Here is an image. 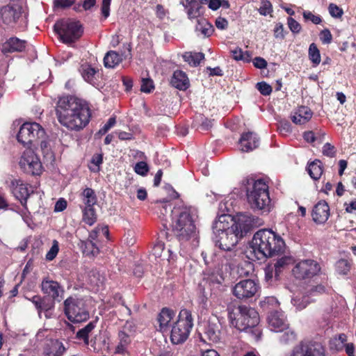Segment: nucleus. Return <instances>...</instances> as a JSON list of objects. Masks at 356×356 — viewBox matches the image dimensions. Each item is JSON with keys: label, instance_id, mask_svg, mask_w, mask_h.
Segmentation results:
<instances>
[{"label": "nucleus", "instance_id": "1", "mask_svg": "<svg viewBox=\"0 0 356 356\" xmlns=\"http://www.w3.org/2000/svg\"><path fill=\"white\" fill-rule=\"evenodd\" d=\"M258 218L250 214L239 213L232 218L229 215H221L213 225V241L220 250L234 248L238 241L253 227Z\"/></svg>", "mask_w": 356, "mask_h": 356}, {"label": "nucleus", "instance_id": "2", "mask_svg": "<svg viewBox=\"0 0 356 356\" xmlns=\"http://www.w3.org/2000/svg\"><path fill=\"white\" fill-rule=\"evenodd\" d=\"M56 112L60 124L70 131H79L83 129L91 118L88 104L74 96L60 97Z\"/></svg>", "mask_w": 356, "mask_h": 356}, {"label": "nucleus", "instance_id": "3", "mask_svg": "<svg viewBox=\"0 0 356 356\" xmlns=\"http://www.w3.org/2000/svg\"><path fill=\"white\" fill-rule=\"evenodd\" d=\"M285 243L282 237L270 229H263L253 236L247 250L251 260H264L284 252Z\"/></svg>", "mask_w": 356, "mask_h": 356}, {"label": "nucleus", "instance_id": "4", "mask_svg": "<svg viewBox=\"0 0 356 356\" xmlns=\"http://www.w3.org/2000/svg\"><path fill=\"white\" fill-rule=\"evenodd\" d=\"M172 229L179 241H196V227L188 207H175L172 211Z\"/></svg>", "mask_w": 356, "mask_h": 356}, {"label": "nucleus", "instance_id": "5", "mask_svg": "<svg viewBox=\"0 0 356 356\" xmlns=\"http://www.w3.org/2000/svg\"><path fill=\"white\" fill-rule=\"evenodd\" d=\"M246 196L248 202L253 210L270 211L268 185L264 179H259L249 183L246 188Z\"/></svg>", "mask_w": 356, "mask_h": 356}, {"label": "nucleus", "instance_id": "6", "mask_svg": "<svg viewBox=\"0 0 356 356\" xmlns=\"http://www.w3.org/2000/svg\"><path fill=\"white\" fill-rule=\"evenodd\" d=\"M193 326V318L188 309H181L177 319L174 321L170 330V339L173 344L184 343L188 337Z\"/></svg>", "mask_w": 356, "mask_h": 356}, {"label": "nucleus", "instance_id": "7", "mask_svg": "<svg viewBox=\"0 0 356 356\" xmlns=\"http://www.w3.org/2000/svg\"><path fill=\"white\" fill-rule=\"evenodd\" d=\"M54 30L63 42L66 44L75 42L83 32L80 23L71 19H63L56 22Z\"/></svg>", "mask_w": 356, "mask_h": 356}, {"label": "nucleus", "instance_id": "8", "mask_svg": "<svg viewBox=\"0 0 356 356\" xmlns=\"http://www.w3.org/2000/svg\"><path fill=\"white\" fill-rule=\"evenodd\" d=\"M65 313L68 320L74 323L86 321L89 318V312L83 300L68 298L64 302Z\"/></svg>", "mask_w": 356, "mask_h": 356}, {"label": "nucleus", "instance_id": "9", "mask_svg": "<svg viewBox=\"0 0 356 356\" xmlns=\"http://www.w3.org/2000/svg\"><path fill=\"white\" fill-rule=\"evenodd\" d=\"M44 136L45 131L40 124L36 122H25L21 126L17 138L24 145L29 144L35 145Z\"/></svg>", "mask_w": 356, "mask_h": 356}, {"label": "nucleus", "instance_id": "10", "mask_svg": "<svg viewBox=\"0 0 356 356\" xmlns=\"http://www.w3.org/2000/svg\"><path fill=\"white\" fill-rule=\"evenodd\" d=\"M19 165L24 172L31 175H40L43 171L40 158L31 149H26L22 152Z\"/></svg>", "mask_w": 356, "mask_h": 356}, {"label": "nucleus", "instance_id": "11", "mask_svg": "<svg viewBox=\"0 0 356 356\" xmlns=\"http://www.w3.org/2000/svg\"><path fill=\"white\" fill-rule=\"evenodd\" d=\"M238 311L237 318L232 320V323L239 330H246L259 324V316L254 309L247 306H239Z\"/></svg>", "mask_w": 356, "mask_h": 356}, {"label": "nucleus", "instance_id": "12", "mask_svg": "<svg viewBox=\"0 0 356 356\" xmlns=\"http://www.w3.org/2000/svg\"><path fill=\"white\" fill-rule=\"evenodd\" d=\"M259 289V284L252 280H243L234 285L232 293L239 300H248L254 297Z\"/></svg>", "mask_w": 356, "mask_h": 356}, {"label": "nucleus", "instance_id": "13", "mask_svg": "<svg viewBox=\"0 0 356 356\" xmlns=\"http://www.w3.org/2000/svg\"><path fill=\"white\" fill-rule=\"evenodd\" d=\"M135 333V325L133 322L127 321L118 332V343L115 353L124 355L127 353L128 347Z\"/></svg>", "mask_w": 356, "mask_h": 356}, {"label": "nucleus", "instance_id": "14", "mask_svg": "<svg viewBox=\"0 0 356 356\" xmlns=\"http://www.w3.org/2000/svg\"><path fill=\"white\" fill-rule=\"evenodd\" d=\"M320 270L321 267L317 261L305 259L300 261L295 266L293 273L298 279H306L317 275Z\"/></svg>", "mask_w": 356, "mask_h": 356}, {"label": "nucleus", "instance_id": "15", "mask_svg": "<svg viewBox=\"0 0 356 356\" xmlns=\"http://www.w3.org/2000/svg\"><path fill=\"white\" fill-rule=\"evenodd\" d=\"M23 8L19 5L6 6L0 9V22L13 25L22 18Z\"/></svg>", "mask_w": 356, "mask_h": 356}, {"label": "nucleus", "instance_id": "16", "mask_svg": "<svg viewBox=\"0 0 356 356\" xmlns=\"http://www.w3.org/2000/svg\"><path fill=\"white\" fill-rule=\"evenodd\" d=\"M268 325L270 330L282 332L288 328V323L284 314L282 311L275 310L268 316Z\"/></svg>", "mask_w": 356, "mask_h": 356}, {"label": "nucleus", "instance_id": "17", "mask_svg": "<svg viewBox=\"0 0 356 356\" xmlns=\"http://www.w3.org/2000/svg\"><path fill=\"white\" fill-rule=\"evenodd\" d=\"M9 188L16 199L19 200L24 206L27 197L30 195V190L28 185L20 179H13L10 180Z\"/></svg>", "mask_w": 356, "mask_h": 356}, {"label": "nucleus", "instance_id": "18", "mask_svg": "<svg viewBox=\"0 0 356 356\" xmlns=\"http://www.w3.org/2000/svg\"><path fill=\"white\" fill-rule=\"evenodd\" d=\"M291 356H325V354L321 346L302 342L293 348Z\"/></svg>", "mask_w": 356, "mask_h": 356}, {"label": "nucleus", "instance_id": "19", "mask_svg": "<svg viewBox=\"0 0 356 356\" xmlns=\"http://www.w3.org/2000/svg\"><path fill=\"white\" fill-rule=\"evenodd\" d=\"M239 145L242 152L252 151L259 147V138L254 132L243 133L239 140Z\"/></svg>", "mask_w": 356, "mask_h": 356}, {"label": "nucleus", "instance_id": "20", "mask_svg": "<svg viewBox=\"0 0 356 356\" xmlns=\"http://www.w3.org/2000/svg\"><path fill=\"white\" fill-rule=\"evenodd\" d=\"M313 220L318 224L325 223L330 216V207L325 201L318 202L312 210Z\"/></svg>", "mask_w": 356, "mask_h": 356}, {"label": "nucleus", "instance_id": "21", "mask_svg": "<svg viewBox=\"0 0 356 356\" xmlns=\"http://www.w3.org/2000/svg\"><path fill=\"white\" fill-rule=\"evenodd\" d=\"M65 351L66 348L58 339L47 341L42 348L44 356H63Z\"/></svg>", "mask_w": 356, "mask_h": 356}, {"label": "nucleus", "instance_id": "22", "mask_svg": "<svg viewBox=\"0 0 356 356\" xmlns=\"http://www.w3.org/2000/svg\"><path fill=\"white\" fill-rule=\"evenodd\" d=\"M42 291L44 293L50 296L53 300H58L62 297L63 290L60 284L55 281L44 280L42 282Z\"/></svg>", "mask_w": 356, "mask_h": 356}, {"label": "nucleus", "instance_id": "23", "mask_svg": "<svg viewBox=\"0 0 356 356\" xmlns=\"http://www.w3.org/2000/svg\"><path fill=\"white\" fill-rule=\"evenodd\" d=\"M180 3L184 6L188 18L190 20L194 19H197V20L204 14L202 6L197 0H184L181 1Z\"/></svg>", "mask_w": 356, "mask_h": 356}, {"label": "nucleus", "instance_id": "24", "mask_svg": "<svg viewBox=\"0 0 356 356\" xmlns=\"http://www.w3.org/2000/svg\"><path fill=\"white\" fill-rule=\"evenodd\" d=\"M175 317V312L173 310L163 308L158 316L159 330L163 333L168 332L170 327H172L171 322Z\"/></svg>", "mask_w": 356, "mask_h": 356}, {"label": "nucleus", "instance_id": "25", "mask_svg": "<svg viewBox=\"0 0 356 356\" xmlns=\"http://www.w3.org/2000/svg\"><path fill=\"white\" fill-rule=\"evenodd\" d=\"M312 115L313 113L309 108L302 106L298 107L292 113L291 118L293 123L303 124L312 118Z\"/></svg>", "mask_w": 356, "mask_h": 356}, {"label": "nucleus", "instance_id": "26", "mask_svg": "<svg viewBox=\"0 0 356 356\" xmlns=\"http://www.w3.org/2000/svg\"><path fill=\"white\" fill-rule=\"evenodd\" d=\"M26 47V41L16 37H12L6 40L2 45V51L4 54L22 51Z\"/></svg>", "mask_w": 356, "mask_h": 356}, {"label": "nucleus", "instance_id": "27", "mask_svg": "<svg viewBox=\"0 0 356 356\" xmlns=\"http://www.w3.org/2000/svg\"><path fill=\"white\" fill-rule=\"evenodd\" d=\"M204 337L211 343H218L221 339L220 324L209 321L204 331Z\"/></svg>", "mask_w": 356, "mask_h": 356}, {"label": "nucleus", "instance_id": "28", "mask_svg": "<svg viewBox=\"0 0 356 356\" xmlns=\"http://www.w3.org/2000/svg\"><path fill=\"white\" fill-rule=\"evenodd\" d=\"M171 85L180 90H185L189 87V80L185 72L181 70H176L170 81Z\"/></svg>", "mask_w": 356, "mask_h": 356}, {"label": "nucleus", "instance_id": "29", "mask_svg": "<svg viewBox=\"0 0 356 356\" xmlns=\"http://www.w3.org/2000/svg\"><path fill=\"white\" fill-rule=\"evenodd\" d=\"M80 199L83 203L81 207H94L97 202L96 193L91 188H84L80 194Z\"/></svg>", "mask_w": 356, "mask_h": 356}, {"label": "nucleus", "instance_id": "30", "mask_svg": "<svg viewBox=\"0 0 356 356\" xmlns=\"http://www.w3.org/2000/svg\"><path fill=\"white\" fill-rule=\"evenodd\" d=\"M307 171L311 178L315 181L318 180L323 175V166L319 160H315L309 163Z\"/></svg>", "mask_w": 356, "mask_h": 356}, {"label": "nucleus", "instance_id": "31", "mask_svg": "<svg viewBox=\"0 0 356 356\" xmlns=\"http://www.w3.org/2000/svg\"><path fill=\"white\" fill-rule=\"evenodd\" d=\"M80 72L86 81L93 86L96 84L95 75L97 70L94 67H92L90 65L83 64L81 66Z\"/></svg>", "mask_w": 356, "mask_h": 356}, {"label": "nucleus", "instance_id": "32", "mask_svg": "<svg viewBox=\"0 0 356 356\" xmlns=\"http://www.w3.org/2000/svg\"><path fill=\"white\" fill-rule=\"evenodd\" d=\"M122 56L115 51L106 53L104 58V63L106 67L113 68L122 61Z\"/></svg>", "mask_w": 356, "mask_h": 356}, {"label": "nucleus", "instance_id": "33", "mask_svg": "<svg viewBox=\"0 0 356 356\" xmlns=\"http://www.w3.org/2000/svg\"><path fill=\"white\" fill-rule=\"evenodd\" d=\"M313 300L309 297V295L305 293V291L302 293H298L291 299V303L298 310L305 309L308 304Z\"/></svg>", "mask_w": 356, "mask_h": 356}, {"label": "nucleus", "instance_id": "34", "mask_svg": "<svg viewBox=\"0 0 356 356\" xmlns=\"http://www.w3.org/2000/svg\"><path fill=\"white\" fill-rule=\"evenodd\" d=\"M196 31L200 32L204 36L209 37L213 32V26L205 18L200 17L197 20Z\"/></svg>", "mask_w": 356, "mask_h": 356}, {"label": "nucleus", "instance_id": "35", "mask_svg": "<svg viewBox=\"0 0 356 356\" xmlns=\"http://www.w3.org/2000/svg\"><path fill=\"white\" fill-rule=\"evenodd\" d=\"M95 327V322H90L84 327L77 332L76 338L79 340H83L85 345L89 346V335Z\"/></svg>", "mask_w": 356, "mask_h": 356}, {"label": "nucleus", "instance_id": "36", "mask_svg": "<svg viewBox=\"0 0 356 356\" xmlns=\"http://www.w3.org/2000/svg\"><path fill=\"white\" fill-rule=\"evenodd\" d=\"M183 58L190 65L196 67L204 58V55L200 52H186L183 55Z\"/></svg>", "mask_w": 356, "mask_h": 356}, {"label": "nucleus", "instance_id": "37", "mask_svg": "<svg viewBox=\"0 0 356 356\" xmlns=\"http://www.w3.org/2000/svg\"><path fill=\"white\" fill-rule=\"evenodd\" d=\"M82 211V220L87 225L92 226L97 221V215L94 207H81Z\"/></svg>", "mask_w": 356, "mask_h": 356}, {"label": "nucleus", "instance_id": "38", "mask_svg": "<svg viewBox=\"0 0 356 356\" xmlns=\"http://www.w3.org/2000/svg\"><path fill=\"white\" fill-rule=\"evenodd\" d=\"M232 57L236 60H243L249 63L251 60L252 54L250 51H243L241 48H236L231 51Z\"/></svg>", "mask_w": 356, "mask_h": 356}, {"label": "nucleus", "instance_id": "39", "mask_svg": "<svg viewBox=\"0 0 356 356\" xmlns=\"http://www.w3.org/2000/svg\"><path fill=\"white\" fill-rule=\"evenodd\" d=\"M50 334L51 332L47 329L40 330L35 335V341L38 343V346L43 348L47 341L53 339Z\"/></svg>", "mask_w": 356, "mask_h": 356}, {"label": "nucleus", "instance_id": "40", "mask_svg": "<svg viewBox=\"0 0 356 356\" xmlns=\"http://www.w3.org/2000/svg\"><path fill=\"white\" fill-rule=\"evenodd\" d=\"M81 248L83 252L87 256H96L99 253V248L95 243L91 241H82Z\"/></svg>", "mask_w": 356, "mask_h": 356}, {"label": "nucleus", "instance_id": "41", "mask_svg": "<svg viewBox=\"0 0 356 356\" xmlns=\"http://www.w3.org/2000/svg\"><path fill=\"white\" fill-rule=\"evenodd\" d=\"M308 54L310 60L314 65H318L321 63L320 51L314 43L309 45Z\"/></svg>", "mask_w": 356, "mask_h": 356}, {"label": "nucleus", "instance_id": "42", "mask_svg": "<svg viewBox=\"0 0 356 356\" xmlns=\"http://www.w3.org/2000/svg\"><path fill=\"white\" fill-rule=\"evenodd\" d=\"M54 300L43 298L41 305V312H44L45 317L49 318L51 316V312L54 308Z\"/></svg>", "mask_w": 356, "mask_h": 356}, {"label": "nucleus", "instance_id": "43", "mask_svg": "<svg viewBox=\"0 0 356 356\" xmlns=\"http://www.w3.org/2000/svg\"><path fill=\"white\" fill-rule=\"evenodd\" d=\"M218 255L223 258L221 260V264L227 265L231 264V261L236 257V254L234 248H230L229 250H220Z\"/></svg>", "mask_w": 356, "mask_h": 356}, {"label": "nucleus", "instance_id": "44", "mask_svg": "<svg viewBox=\"0 0 356 356\" xmlns=\"http://www.w3.org/2000/svg\"><path fill=\"white\" fill-rule=\"evenodd\" d=\"M259 305L264 310L277 308L279 306V302L276 298L273 296L266 297L264 300H261Z\"/></svg>", "mask_w": 356, "mask_h": 356}, {"label": "nucleus", "instance_id": "45", "mask_svg": "<svg viewBox=\"0 0 356 356\" xmlns=\"http://www.w3.org/2000/svg\"><path fill=\"white\" fill-rule=\"evenodd\" d=\"M292 262V258L290 257H282L278 259L277 261L273 264L276 268V277H279L280 273L282 272V269L290 264Z\"/></svg>", "mask_w": 356, "mask_h": 356}, {"label": "nucleus", "instance_id": "46", "mask_svg": "<svg viewBox=\"0 0 356 356\" xmlns=\"http://www.w3.org/2000/svg\"><path fill=\"white\" fill-rule=\"evenodd\" d=\"M336 270L339 274L347 275L350 269V263L346 259H339L336 263Z\"/></svg>", "mask_w": 356, "mask_h": 356}, {"label": "nucleus", "instance_id": "47", "mask_svg": "<svg viewBox=\"0 0 356 356\" xmlns=\"http://www.w3.org/2000/svg\"><path fill=\"white\" fill-rule=\"evenodd\" d=\"M39 144H40V149H41L44 156V157H47V156L51 157L52 154H51V151L50 145H49V143L46 140V136H44V138L40 139L35 145H39Z\"/></svg>", "mask_w": 356, "mask_h": 356}, {"label": "nucleus", "instance_id": "48", "mask_svg": "<svg viewBox=\"0 0 356 356\" xmlns=\"http://www.w3.org/2000/svg\"><path fill=\"white\" fill-rule=\"evenodd\" d=\"M325 291V286L322 284H318L316 286H310L308 289H306L305 293L309 295V297L312 298L313 296L323 293Z\"/></svg>", "mask_w": 356, "mask_h": 356}, {"label": "nucleus", "instance_id": "49", "mask_svg": "<svg viewBox=\"0 0 356 356\" xmlns=\"http://www.w3.org/2000/svg\"><path fill=\"white\" fill-rule=\"evenodd\" d=\"M259 12L261 15L266 16L273 13V6L268 0H261Z\"/></svg>", "mask_w": 356, "mask_h": 356}, {"label": "nucleus", "instance_id": "50", "mask_svg": "<svg viewBox=\"0 0 356 356\" xmlns=\"http://www.w3.org/2000/svg\"><path fill=\"white\" fill-rule=\"evenodd\" d=\"M59 251V245L58 242L56 240H54L52 243V245L49 250L47 252L46 254V259L47 261H52L55 259L56 255L58 254Z\"/></svg>", "mask_w": 356, "mask_h": 356}, {"label": "nucleus", "instance_id": "51", "mask_svg": "<svg viewBox=\"0 0 356 356\" xmlns=\"http://www.w3.org/2000/svg\"><path fill=\"white\" fill-rule=\"evenodd\" d=\"M287 24L290 31L295 34L299 33L302 29L300 24L293 17H288Z\"/></svg>", "mask_w": 356, "mask_h": 356}, {"label": "nucleus", "instance_id": "52", "mask_svg": "<svg viewBox=\"0 0 356 356\" xmlns=\"http://www.w3.org/2000/svg\"><path fill=\"white\" fill-rule=\"evenodd\" d=\"M284 334L281 336L280 340L283 343H289L296 340V334L293 330L287 328L284 331Z\"/></svg>", "mask_w": 356, "mask_h": 356}, {"label": "nucleus", "instance_id": "53", "mask_svg": "<svg viewBox=\"0 0 356 356\" xmlns=\"http://www.w3.org/2000/svg\"><path fill=\"white\" fill-rule=\"evenodd\" d=\"M305 21H311L314 24H319L322 20L320 16L314 15L312 12L305 10L302 13Z\"/></svg>", "mask_w": 356, "mask_h": 356}, {"label": "nucleus", "instance_id": "54", "mask_svg": "<svg viewBox=\"0 0 356 356\" xmlns=\"http://www.w3.org/2000/svg\"><path fill=\"white\" fill-rule=\"evenodd\" d=\"M256 88L263 95H269L272 92V87L264 81L257 83Z\"/></svg>", "mask_w": 356, "mask_h": 356}, {"label": "nucleus", "instance_id": "55", "mask_svg": "<svg viewBox=\"0 0 356 356\" xmlns=\"http://www.w3.org/2000/svg\"><path fill=\"white\" fill-rule=\"evenodd\" d=\"M265 272V279L267 282L270 281L273 276L276 279L278 278V277H276V268L273 264H268L266 266L264 269Z\"/></svg>", "mask_w": 356, "mask_h": 356}, {"label": "nucleus", "instance_id": "56", "mask_svg": "<svg viewBox=\"0 0 356 356\" xmlns=\"http://www.w3.org/2000/svg\"><path fill=\"white\" fill-rule=\"evenodd\" d=\"M320 40L323 42V44H330L332 40V35L329 29H325L320 33Z\"/></svg>", "mask_w": 356, "mask_h": 356}, {"label": "nucleus", "instance_id": "57", "mask_svg": "<svg viewBox=\"0 0 356 356\" xmlns=\"http://www.w3.org/2000/svg\"><path fill=\"white\" fill-rule=\"evenodd\" d=\"M323 155L332 158L336 156V149L334 146L329 143H325L323 147Z\"/></svg>", "mask_w": 356, "mask_h": 356}, {"label": "nucleus", "instance_id": "58", "mask_svg": "<svg viewBox=\"0 0 356 356\" xmlns=\"http://www.w3.org/2000/svg\"><path fill=\"white\" fill-rule=\"evenodd\" d=\"M154 88L153 81L149 79H143L142 83L140 86V90L142 92L149 93Z\"/></svg>", "mask_w": 356, "mask_h": 356}, {"label": "nucleus", "instance_id": "59", "mask_svg": "<svg viewBox=\"0 0 356 356\" xmlns=\"http://www.w3.org/2000/svg\"><path fill=\"white\" fill-rule=\"evenodd\" d=\"M197 121L200 123V128L202 130H209L213 126V121L211 120L204 118L200 115L197 118Z\"/></svg>", "mask_w": 356, "mask_h": 356}, {"label": "nucleus", "instance_id": "60", "mask_svg": "<svg viewBox=\"0 0 356 356\" xmlns=\"http://www.w3.org/2000/svg\"><path fill=\"white\" fill-rule=\"evenodd\" d=\"M135 172L140 175H145L148 172V165L145 162L140 161L136 164Z\"/></svg>", "mask_w": 356, "mask_h": 356}, {"label": "nucleus", "instance_id": "61", "mask_svg": "<svg viewBox=\"0 0 356 356\" xmlns=\"http://www.w3.org/2000/svg\"><path fill=\"white\" fill-rule=\"evenodd\" d=\"M116 120L115 117H111L108 119V122L101 128L99 133L102 135L105 134L110 129H111L115 124Z\"/></svg>", "mask_w": 356, "mask_h": 356}, {"label": "nucleus", "instance_id": "62", "mask_svg": "<svg viewBox=\"0 0 356 356\" xmlns=\"http://www.w3.org/2000/svg\"><path fill=\"white\" fill-rule=\"evenodd\" d=\"M329 13L330 15L334 17H341L343 14V10L337 5L331 3L329 6Z\"/></svg>", "mask_w": 356, "mask_h": 356}, {"label": "nucleus", "instance_id": "63", "mask_svg": "<svg viewBox=\"0 0 356 356\" xmlns=\"http://www.w3.org/2000/svg\"><path fill=\"white\" fill-rule=\"evenodd\" d=\"M111 0H103L101 11L104 19H106L110 15V6Z\"/></svg>", "mask_w": 356, "mask_h": 356}, {"label": "nucleus", "instance_id": "64", "mask_svg": "<svg viewBox=\"0 0 356 356\" xmlns=\"http://www.w3.org/2000/svg\"><path fill=\"white\" fill-rule=\"evenodd\" d=\"M278 129L282 134L289 133L291 131L290 123L287 120H281L278 124Z\"/></svg>", "mask_w": 356, "mask_h": 356}]
</instances>
